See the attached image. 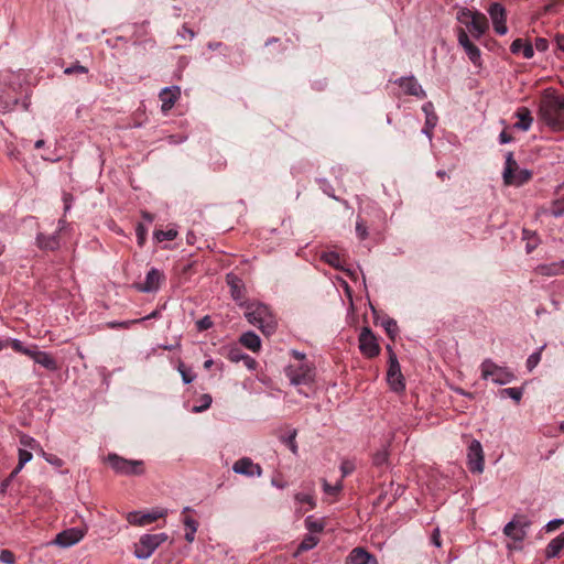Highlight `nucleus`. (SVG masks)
<instances>
[{
	"instance_id": "473e14b6",
	"label": "nucleus",
	"mask_w": 564,
	"mask_h": 564,
	"mask_svg": "<svg viewBox=\"0 0 564 564\" xmlns=\"http://www.w3.org/2000/svg\"><path fill=\"white\" fill-rule=\"evenodd\" d=\"M321 259L327 264L332 265L335 269H341L340 257L335 251H326L323 252Z\"/></svg>"
},
{
	"instance_id": "603ef678",
	"label": "nucleus",
	"mask_w": 564,
	"mask_h": 564,
	"mask_svg": "<svg viewBox=\"0 0 564 564\" xmlns=\"http://www.w3.org/2000/svg\"><path fill=\"white\" fill-rule=\"evenodd\" d=\"M20 471L21 470H18L17 467L11 471V474L1 482V485H0V494H4L7 491L8 487L10 486L12 480L18 476V474Z\"/></svg>"
},
{
	"instance_id": "4d7b16f0",
	"label": "nucleus",
	"mask_w": 564,
	"mask_h": 564,
	"mask_svg": "<svg viewBox=\"0 0 564 564\" xmlns=\"http://www.w3.org/2000/svg\"><path fill=\"white\" fill-rule=\"evenodd\" d=\"M518 517H520V514H514V517L512 518L511 521H509L505 528H503V534L508 538H511V534L513 533L514 529H516V524L518 522Z\"/></svg>"
},
{
	"instance_id": "de8ad7c7",
	"label": "nucleus",
	"mask_w": 564,
	"mask_h": 564,
	"mask_svg": "<svg viewBox=\"0 0 564 564\" xmlns=\"http://www.w3.org/2000/svg\"><path fill=\"white\" fill-rule=\"evenodd\" d=\"M135 235L138 245L143 247L148 235V228L143 224H138L135 227Z\"/></svg>"
},
{
	"instance_id": "6ab92c4d",
	"label": "nucleus",
	"mask_w": 564,
	"mask_h": 564,
	"mask_svg": "<svg viewBox=\"0 0 564 564\" xmlns=\"http://www.w3.org/2000/svg\"><path fill=\"white\" fill-rule=\"evenodd\" d=\"M226 282L228 286L230 288V295L232 300L239 305L240 302H246L245 299V291L246 286L243 281L234 273H228L226 275Z\"/></svg>"
},
{
	"instance_id": "393cba45",
	"label": "nucleus",
	"mask_w": 564,
	"mask_h": 564,
	"mask_svg": "<svg viewBox=\"0 0 564 564\" xmlns=\"http://www.w3.org/2000/svg\"><path fill=\"white\" fill-rule=\"evenodd\" d=\"M564 551V531L552 539L545 549V557H557Z\"/></svg>"
},
{
	"instance_id": "412c9836",
	"label": "nucleus",
	"mask_w": 564,
	"mask_h": 564,
	"mask_svg": "<svg viewBox=\"0 0 564 564\" xmlns=\"http://www.w3.org/2000/svg\"><path fill=\"white\" fill-rule=\"evenodd\" d=\"M531 524H532L531 520H529L525 516L520 514V517H518V522L516 524V529H514L513 533L511 534L510 539L514 543L521 544L524 541V539L527 538L528 530L531 527ZM513 549L514 550H521L522 546L521 545H514Z\"/></svg>"
},
{
	"instance_id": "680f3d73",
	"label": "nucleus",
	"mask_w": 564,
	"mask_h": 564,
	"mask_svg": "<svg viewBox=\"0 0 564 564\" xmlns=\"http://www.w3.org/2000/svg\"><path fill=\"white\" fill-rule=\"evenodd\" d=\"M534 47L539 52H545L549 48V42L544 37H536L534 42Z\"/></svg>"
},
{
	"instance_id": "f257e3e1",
	"label": "nucleus",
	"mask_w": 564,
	"mask_h": 564,
	"mask_svg": "<svg viewBox=\"0 0 564 564\" xmlns=\"http://www.w3.org/2000/svg\"><path fill=\"white\" fill-rule=\"evenodd\" d=\"M239 306L245 308L246 319L263 335L270 336L275 333L278 322L268 305L260 302H240Z\"/></svg>"
},
{
	"instance_id": "b1692460",
	"label": "nucleus",
	"mask_w": 564,
	"mask_h": 564,
	"mask_svg": "<svg viewBox=\"0 0 564 564\" xmlns=\"http://www.w3.org/2000/svg\"><path fill=\"white\" fill-rule=\"evenodd\" d=\"M181 90L178 86L164 87L160 93L162 109L170 110L178 99Z\"/></svg>"
},
{
	"instance_id": "79ce46f5",
	"label": "nucleus",
	"mask_w": 564,
	"mask_h": 564,
	"mask_svg": "<svg viewBox=\"0 0 564 564\" xmlns=\"http://www.w3.org/2000/svg\"><path fill=\"white\" fill-rule=\"evenodd\" d=\"M87 73H88V68L86 66L79 64V62H76L75 64H73L64 69L65 75H84Z\"/></svg>"
},
{
	"instance_id": "6e6552de",
	"label": "nucleus",
	"mask_w": 564,
	"mask_h": 564,
	"mask_svg": "<svg viewBox=\"0 0 564 564\" xmlns=\"http://www.w3.org/2000/svg\"><path fill=\"white\" fill-rule=\"evenodd\" d=\"M388 349L390 351V355L387 380L392 391L402 392L405 389L404 377L401 372V367L398 361L397 355L392 351L390 346H388Z\"/></svg>"
},
{
	"instance_id": "c85d7f7f",
	"label": "nucleus",
	"mask_w": 564,
	"mask_h": 564,
	"mask_svg": "<svg viewBox=\"0 0 564 564\" xmlns=\"http://www.w3.org/2000/svg\"><path fill=\"white\" fill-rule=\"evenodd\" d=\"M522 239L527 241L525 251L527 253H531L536 249L540 243V239L535 231L524 228L522 230Z\"/></svg>"
},
{
	"instance_id": "423d86ee",
	"label": "nucleus",
	"mask_w": 564,
	"mask_h": 564,
	"mask_svg": "<svg viewBox=\"0 0 564 564\" xmlns=\"http://www.w3.org/2000/svg\"><path fill=\"white\" fill-rule=\"evenodd\" d=\"M106 460L120 475L139 476L144 473L142 460L127 459L117 454H109Z\"/></svg>"
},
{
	"instance_id": "49530a36",
	"label": "nucleus",
	"mask_w": 564,
	"mask_h": 564,
	"mask_svg": "<svg viewBox=\"0 0 564 564\" xmlns=\"http://www.w3.org/2000/svg\"><path fill=\"white\" fill-rule=\"evenodd\" d=\"M388 457H389L388 451L382 448L373 454L372 463L376 466H382V465L387 464Z\"/></svg>"
},
{
	"instance_id": "c9c22d12",
	"label": "nucleus",
	"mask_w": 564,
	"mask_h": 564,
	"mask_svg": "<svg viewBox=\"0 0 564 564\" xmlns=\"http://www.w3.org/2000/svg\"><path fill=\"white\" fill-rule=\"evenodd\" d=\"M177 237V230L167 229V230H155L153 232V238L156 242H162L165 240H174Z\"/></svg>"
},
{
	"instance_id": "20e7f679",
	"label": "nucleus",
	"mask_w": 564,
	"mask_h": 564,
	"mask_svg": "<svg viewBox=\"0 0 564 564\" xmlns=\"http://www.w3.org/2000/svg\"><path fill=\"white\" fill-rule=\"evenodd\" d=\"M481 378L491 379L495 384L505 386L513 381L514 375L506 367L498 366L491 359H485L480 365Z\"/></svg>"
},
{
	"instance_id": "39448f33",
	"label": "nucleus",
	"mask_w": 564,
	"mask_h": 564,
	"mask_svg": "<svg viewBox=\"0 0 564 564\" xmlns=\"http://www.w3.org/2000/svg\"><path fill=\"white\" fill-rule=\"evenodd\" d=\"M458 20L464 23L476 40L480 39L488 29L487 18L480 12H473L468 9L459 11Z\"/></svg>"
},
{
	"instance_id": "0eeeda50",
	"label": "nucleus",
	"mask_w": 564,
	"mask_h": 564,
	"mask_svg": "<svg viewBox=\"0 0 564 564\" xmlns=\"http://www.w3.org/2000/svg\"><path fill=\"white\" fill-rule=\"evenodd\" d=\"M167 534L154 533L143 534L134 547V556L139 560L149 558L155 550L167 540Z\"/></svg>"
},
{
	"instance_id": "ddd939ff",
	"label": "nucleus",
	"mask_w": 564,
	"mask_h": 564,
	"mask_svg": "<svg viewBox=\"0 0 564 564\" xmlns=\"http://www.w3.org/2000/svg\"><path fill=\"white\" fill-rule=\"evenodd\" d=\"M457 40L459 45L464 48L468 58L475 66L481 65V53L478 46H476L469 39L467 32L459 29L457 32Z\"/></svg>"
},
{
	"instance_id": "dca6fc26",
	"label": "nucleus",
	"mask_w": 564,
	"mask_h": 564,
	"mask_svg": "<svg viewBox=\"0 0 564 564\" xmlns=\"http://www.w3.org/2000/svg\"><path fill=\"white\" fill-rule=\"evenodd\" d=\"M232 471L247 477H260L262 475V467L253 463L251 458L242 457L235 462Z\"/></svg>"
},
{
	"instance_id": "8fccbe9b",
	"label": "nucleus",
	"mask_w": 564,
	"mask_h": 564,
	"mask_svg": "<svg viewBox=\"0 0 564 564\" xmlns=\"http://www.w3.org/2000/svg\"><path fill=\"white\" fill-rule=\"evenodd\" d=\"M356 232L360 240H365L368 237L366 223L360 217H358L356 221Z\"/></svg>"
},
{
	"instance_id": "58836bf2",
	"label": "nucleus",
	"mask_w": 564,
	"mask_h": 564,
	"mask_svg": "<svg viewBox=\"0 0 564 564\" xmlns=\"http://www.w3.org/2000/svg\"><path fill=\"white\" fill-rule=\"evenodd\" d=\"M543 348L544 346H541L538 350H535L528 357L525 366L529 371H532L541 361V354Z\"/></svg>"
},
{
	"instance_id": "338daca9",
	"label": "nucleus",
	"mask_w": 564,
	"mask_h": 564,
	"mask_svg": "<svg viewBox=\"0 0 564 564\" xmlns=\"http://www.w3.org/2000/svg\"><path fill=\"white\" fill-rule=\"evenodd\" d=\"M73 196L69 193H63L64 212L67 213L72 207Z\"/></svg>"
},
{
	"instance_id": "aec40b11",
	"label": "nucleus",
	"mask_w": 564,
	"mask_h": 564,
	"mask_svg": "<svg viewBox=\"0 0 564 564\" xmlns=\"http://www.w3.org/2000/svg\"><path fill=\"white\" fill-rule=\"evenodd\" d=\"M345 564H378V561L364 547H355L346 557Z\"/></svg>"
},
{
	"instance_id": "864d4df0",
	"label": "nucleus",
	"mask_w": 564,
	"mask_h": 564,
	"mask_svg": "<svg viewBox=\"0 0 564 564\" xmlns=\"http://www.w3.org/2000/svg\"><path fill=\"white\" fill-rule=\"evenodd\" d=\"M355 464L351 460H343L340 464L341 478L347 477L355 470Z\"/></svg>"
},
{
	"instance_id": "4c0bfd02",
	"label": "nucleus",
	"mask_w": 564,
	"mask_h": 564,
	"mask_svg": "<svg viewBox=\"0 0 564 564\" xmlns=\"http://www.w3.org/2000/svg\"><path fill=\"white\" fill-rule=\"evenodd\" d=\"M381 326L391 338H394L398 333V324L393 318L386 316L381 321Z\"/></svg>"
},
{
	"instance_id": "2eb2a0df",
	"label": "nucleus",
	"mask_w": 564,
	"mask_h": 564,
	"mask_svg": "<svg viewBox=\"0 0 564 564\" xmlns=\"http://www.w3.org/2000/svg\"><path fill=\"white\" fill-rule=\"evenodd\" d=\"M163 279L164 274L159 269L152 268L148 271L144 282L137 284L135 288L142 293H154L159 291Z\"/></svg>"
},
{
	"instance_id": "f03ea898",
	"label": "nucleus",
	"mask_w": 564,
	"mask_h": 564,
	"mask_svg": "<svg viewBox=\"0 0 564 564\" xmlns=\"http://www.w3.org/2000/svg\"><path fill=\"white\" fill-rule=\"evenodd\" d=\"M540 116L553 130H564V97H545L540 106Z\"/></svg>"
},
{
	"instance_id": "bf43d9fd",
	"label": "nucleus",
	"mask_w": 564,
	"mask_h": 564,
	"mask_svg": "<svg viewBox=\"0 0 564 564\" xmlns=\"http://www.w3.org/2000/svg\"><path fill=\"white\" fill-rule=\"evenodd\" d=\"M137 323H138L137 319H129V321H122V322H110V323H108V326L110 328H117V327L129 328L131 325L137 324Z\"/></svg>"
},
{
	"instance_id": "9d476101",
	"label": "nucleus",
	"mask_w": 564,
	"mask_h": 564,
	"mask_svg": "<svg viewBox=\"0 0 564 564\" xmlns=\"http://www.w3.org/2000/svg\"><path fill=\"white\" fill-rule=\"evenodd\" d=\"M85 530L79 528H69L59 532L50 545H57L62 549L70 547L80 542L85 536Z\"/></svg>"
},
{
	"instance_id": "4468645a",
	"label": "nucleus",
	"mask_w": 564,
	"mask_h": 564,
	"mask_svg": "<svg viewBox=\"0 0 564 564\" xmlns=\"http://www.w3.org/2000/svg\"><path fill=\"white\" fill-rule=\"evenodd\" d=\"M488 13L492 21L494 30L496 33L499 35H505L508 32L506 24V8L501 3L495 2L490 4Z\"/></svg>"
},
{
	"instance_id": "5fc2aeb1",
	"label": "nucleus",
	"mask_w": 564,
	"mask_h": 564,
	"mask_svg": "<svg viewBox=\"0 0 564 564\" xmlns=\"http://www.w3.org/2000/svg\"><path fill=\"white\" fill-rule=\"evenodd\" d=\"M0 562L4 564H15V556L10 550H2L0 552Z\"/></svg>"
},
{
	"instance_id": "774afa93",
	"label": "nucleus",
	"mask_w": 564,
	"mask_h": 564,
	"mask_svg": "<svg viewBox=\"0 0 564 564\" xmlns=\"http://www.w3.org/2000/svg\"><path fill=\"white\" fill-rule=\"evenodd\" d=\"M178 35L182 37L188 36L189 40H193L195 36V33L192 29L187 28L186 25H183L181 31L178 32Z\"/></svg>"
},
{
	"instance_id": "7c9ffc66",
	"label": "nucleus",
	"mask_w": 564,
	"mask_h": 564,
	"mask_svg": "<svg viewBox=\"0 0 564 564\" xmlns=\"http://www.w3.org/2000/svg\"><path fill=\"white\" fill-rule=\"evenodd\" d=\"M536 272L543 276H554L563 274L560 268V261L549 264H541L536 268Z\"/></svg>"
},
{
	"instance_id": "a18cd8bd",
	"label": "nucleus",
	"mask_w": 564,
	"mask_h": 564,
	"mask_svg": "<svg viewBox=\"0 0 564 564\" xmlns=\"http://www.w3.org/2000/svg\"><path fill=\"white\" fill-rule=\"evenodd\" d=\"M33 455L30 451L25 448L19 449V463L17 465L18 470H22V468L32 459Z\"/></svg>"
},
{
	"instance_id": "69168bd1",
	"label": "nucleus",
	"mask_w": 564,
	"mask_h": 564,
	"mask_svg": "<svg viewBox=\"0 0 564 564\" xmlns=\"http://www.w3.org/2000/svg\"><path fill=\"white\" fill-rule=\"evenodd\" d=\"M564 522L563 519H553V520H550L546 524H545V530L547 532H551L553 530H555L556 528H558L562 523Z\"/></svg>"
},
{
	"instance_id": "c03bdc74",
	"label": "nucleus",
	"mask_w": 564,
	"mask_h": 564,
	"mask_svg": "<svg viewBox=\"0 0 564 564\" xmlns=\"http://www.w3.org/2000/svg\"><path fill=\"white\" fill-rule=\"evenodd\" d=\"M20 444L23 447H26V448H30V449H34V451H36L37 447H40L39 442L35 438H33L32 436L26 435V434H21L20 435Z\"/></svg>"
},
{
	"instance_id": "cd10ccee",
	"label": "nucleus",
	"mask_w": 564,
	"mask_h": 564,
	"mask_svg": "<svg viewBox=\"0 0 564 564\" xmlns=\"http://www.w3.org/2000/svg\"><path fill=\"white\" fill-rule=\"evenodd\" d=\"M517 117L518 121L513 127L521 131H528L533 121L530 110L525 107H521L517 110Z\"/></svg>"
},
{
	"instance_id": "bb28decb",
	"label": "nucleus",
	"mask_w": 564,
	"mask_h": 564,
	"mask_svg": "<svg viewBox=\"0 0 564 564\" xmlns=\"http://www.w3.org/2000/svg\"><path fill=\"white\" fill-rule=\"evenodd\" d=\"M239 341L246 348L250 349L253 352H257L261 348V339L260 337L252 330H248L240 336Z\"/></svg>"
},
{
	"instance_id": "f3484780",
	"label": "nucleus",
	"mask_w": 564,
	"mask_h": 564,
	"mask_svg": "<svg viewBox=\"0 0 564 564\" xmlns=\"http://www.w3.org/2000/svg\"><path fill=\"white\" fill-rule=\"evenodd\" d=\"M23 354L31 357L35 364L41 365L47 370L56 371L58 369L55 358L46 351L24 349Z\"/></svg>"
},
{
	"instance_id": "5701e85b",
	"label": "nucleus",
	"mask_w": 564,
	"mask_h": 564,
	"mask_svg": "<svg viewBox=\"0 0 564 564\" xmlns=\"http://www.w3.org/2000/svg\"><path fill=\"white\" fill-rule=\"evenodd\" d=\"M501 176H532V172L527 169L518 171V163L513 159V154L508 152Z\"/></svg>"
},
{
	"instance_id": "a878e982",
	"label": "nucleus",
	"mask_w": 564,
	"mask_h": 564,
	"mask_svg": "<svg viewBox=\"0 0 564 564\" xmlns=\"http://www.w3.org/2000/svg\"><path fill=\"white\" fill-rule=\"evenodd\" d=\"M510 51L512 54L522 53L523 57L527 59L532 58L534 55L532 44L529 42H525L522 39H516L510 45Z\"/></svg>"
},
{
	"instance_id": "37998d69",
	"label": "nucleus",
	"mask_w": 564,
	"mask_h": 564,
	"mask_svg": "<svg viewBox=\"0 0 564 564\" xmlns=\"http://www.w3.org/2000/svg\"><path fill=\"white\" fill-rule=\"evenodd\" d=\"M343 489L341 480L337 481L335 485L328 484L326 480H323V490L328 496H335Z\"/></svg>"
},
{
	"instance_id": "e433bc0d",
	"label": "nucleus",
	"mask_w": 564,
	"mask_h": 564,
	"mask_svg": "<svg viewBox=\"0 0 564 564\" xmlns=\"http://www.w3.org/2000/svg\"><path fill=\"white\" fill-rule=\"evenodd\" d=\"M17 104V97H3L0 95V113H7L12 111Z\"/></svg>"
},
{
	"instance_id": "c756f323",
	"label": "nucleus",
	"mask_w": 564,
	"mask_h": 564,
	"mask_svg": "<svg viewBox=\"0 0 564 564\" xmlns=\"http://www.w3.org/2000/svg\"><path fill=\"white\" fill-rule=\"evenodd\" d=\"M422 111L425 113V123L429 128H435L438 121V117L435 113L434 105L431 101L425 102L422 106Z\"/></svg>"
},
{
	"instance_id": "72a5a7b5",
	"label": "nucleus",
	"mask_w": 564,
	"mask_h": 564,
	"mask_svg": "<svg viewBox=\"0 0 564 564\" xmlns=\"http://www.w3.org/2000/svg\"><path fill=\"white\" fill-rule=\"evenodd\" d=\"M296 435H297V431L295 429H292L288 435L281 437V441L290 448V451L294 455H297V451H299L297 443L295 440Z\"/></svg>"
},
{
	"instance_id": "1a4fd4ad",
	"label": "nucleus",
	"mask_w": 564,
	"mask_h": 564,
	"mask_svg": "<svg viewBox=\"0 0 564 564\" xmlns=\"http://www.w3.org/2000/svg\"><path fill=\"white\" fill-rule=\"evenodd\" d=\"M468 467L471 473L484 471L485 456L482 445L478 440H473L467 448Z\"/></svg>"
},
{
	"instance_id": "e2e57ef3",
	"label": "nucleus",
	"mask_w": 564,
	"mask_h": 564,
	"mask_svg": "<svg viewBox=\"0 0 564 564\" xmlns=\"http://www.w3.org/2000/svg\"><path fill=\"white\" fill-rule=\"evenodd\" d=\"M46 462L56 468H61L64 465V460L53 454L46 457Z\"/></svg>"
},
{
	"instance_id": "0e129e2a",
	"label": "nucleus",
	"mask_w": 564,
	"mask_h": 564,
	"mask_svg": "<svg viewBox=\"0 0 564 564\" xmlns=\"http://www.w3.org/2000/svg\"><path fill=\"white\" fill-rule=\"evenodd\" d=\"M529 178H503L506 186H522Z\"/></svg>"
},
{
	"instance_id": "7ed1b4c3",
	"label": "nucleus",
	"mask_w": 564,
	"mask_h": 564,
	"mask_svg": "<svg viewBox=\"0 0 564 564\" xmlns=\"http://www.w3.org/2000/svg\"><path fill=\"white\" fill-rule=\"evenodd\" d=\"M292 386H308L315 381V367L311 362L291 364L284 369Z\"/></svg>"
},
{
	"instance_id": "a19ab883",
	"label": "nucleus",
	"mask_w": 564,
	"mask_h": 564,
	"mask_svg": "<svg viewBox=\"0 0 564 564\" xmlns=\"http://www.w3.org/2000/svg\"><path fill=\"white\" fill-rule=\"evenodd\" d=\"M318 543V539L314 535H307L303 539V541L300 543L299 545V551L300 552H304V551H310L312 549H314Z\"/></svg>"
},
{
	"instance_id": "a211bd4d",
	"label": "nucleus",
	"mask_w": 564,
	"mask_h": 564,
	"mask_svg": "<svg viewBox=\"0 0 564 564\" xmlns=\"http://www.w3.org/2000/svg\"><path fill=\"white\" fill-rule=\"evenodd\" d=\"M406 95L414 96L417 98H425L426 94L414 76L400 77L395 80Z\"/></svg>"
},
{
	"instance_id": "3c124183",
	"label": "nucleus",
	"mask_w": 564,
	"mask_h": 564,
	"mask_svg": "<svg viewBox=\"0 0 564 564\" xmlns=\"http://www.w3.org/2000/svg\"><path fill=\"white\" fill-rule=\"evenodd\" d=\"M214 325L210 316L206 315L196 322V327L199 332L207 330Z\"/></svg>"
},
{
	"instance_id": "6e6d98bb",
	"label": "nucleus",
	"mask_w": 564,
	"mask_h": 564,
	"mask_svg": "<svg viewBox=\"0 0 564 564\" xmlns=\"http://www.w3.org/2000/svg\"><path fill=\"white\" fill-rule=\"evenodd\" d=\"M295 500L299 503H307L312 508L315 506L314 498L311 495H308V494L299 492V494L295 495Z\"/></svg>"
},
{
	"instance_id": "09e8293b",
	"label": "nucleus",
	"mask_w": 564,
	"mask_h": 564,
	"mask_svg": "<svg viewBox=\"0 0 564 564\" xmlns=\"http://www.w3.org/2000/svg\"><path fill=\"white\" fill-rule=\"evenodd\" d=\"M178 372L182 376V380L185 384L192 383L196 378V376L191 370L185 369L183 364L178 366Z\"/></svg>"
},
{
	"instance_id": "4be33fe9",
	"label": "nucleus",
	"mask_w": 564,
	"mask_h": 564,
	"mask_svg": "<svg viewBox=\"0 0 564 564\" xmlns=\"http://www.w3.org/2000/svg\"><path fill=\"white\" fill-rule=\"evenodd\" d=\"M36 246L44 251H55L59 248V235L55 231L51 235L39 232L36 235Z\"/></svg>"
},
{
	"instance_id": "f8f14e48",
	"label": "nucleus",
	"mask_w": 564,
	"mask_h": 564,
	"mask_svg": "<svg viewBox=\"0 0 564 564\" xmlns=\"http://www.w3.org/2000/svg\"><path fill=\"white\" fill-rule=\"evenodd\" d=\"M166 510L155 509L150 512L132 511L127 516V520L132 525L145 527L160 518L165 517Z\"/></svg>"
},
{
	"instance_id": "f704fd0d",
	"label": "nucleus",
	"mask_w": 564,
	"mask_h": 564,
	"mask_svg": "<svg viewBox=\"0 0 564 564\" xmlns=\"http://www.w3.org/2000/svg\"><path fill=\"white\" fill-rule=\"evenodd\" d=\"M305 528L312 533H319L324 529L323 520L315 519L313 516H308L305 519Z\"/></svg>"
},
{
	"instance_id": "2f4dec72",
	"label": "nucleus",
	"mask_w": 564,
	"mask_h": 564,
	"mask_svg": "<svg viewBox=\"0 0 564 564\" xmlns=\"http://www.w3.org/2000/svg\"><path fill=\"white\" fill-rule=\"evenodd\" d=\"M183 523L186 528L184 538L188 543H192L195 540V533L198 529V522L191 517H186L184 518Z\"/></svg>"
},
{
	"instance_id": "9b49d317",
	"label": "nucleus",
	"mask_w": 564,
	"mask_h": 564,
	"mask_svg": "<svg viewBox=\"0 0 564 564\" xmlns=\"http://www.w3.org/2000/svg\"><path fill=\"white\" fill-rule=\"evenodd\" d=\"M359 349L367 358H373L380 352L377 338L369 327H364L359 334Z\"/></svg>"
},
{
	"instance_id": "13d9d810",
	"label": "nucleus",
	"mask_w": 564,
	"mask_h": 564,
	"mask_svg": "<svg viewBox=\"0 0 564 564\" xmlns=\"http://www.w3.org/2000/svg\"><path fill=\"white\" fill-rule=\"evenodd\" d=\"M318 184L325 194H327L329 197L334 199H338L334 194V189L330 188V186L328 185L327 178H318Z\"/></svg>"
},
{
	"instance_id": "ea45409f",
	"label": "nucleus",
	"mask_w": 564,
	"mask_h": 564,
	"mask_svg": "<svg viewBox=\"0 0 564 564\" xmlns=\"http://www.w3.org/2000/svg\"><path fill=\"white\" fill-rule=\"evenodd\" d=\"M523 394V390L521 388H505L500 390L501 397H509L516 402H520Z\"/></svg>"
},
{
	"instance_id": "052dcab7",
	"label": "nucleus",
	"mask_w": 564,
	"mask_h": 564,
	"mask_svg": "<svg viewBox=\"0 0 564 564\" xmlns=\"http://www.w3.org/2000/svg\"><path fill=\"white\" fill-rule=\"evenodd\" d=\"M202 400H203V404L200 406H195L194 412H202L210 406L212 397L209 394H204Z\"/></svg>"
}]
</instances>
